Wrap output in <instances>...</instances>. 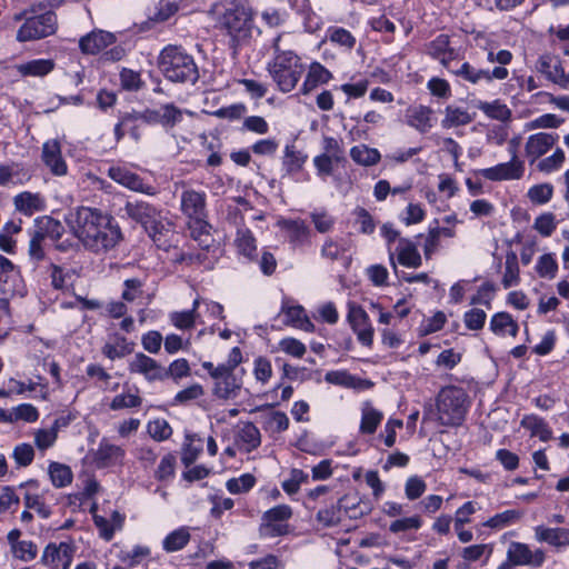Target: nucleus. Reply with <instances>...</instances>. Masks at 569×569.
I'll return each mask as SVG.
<instances>
[{
	"instance_id": "nucleus-1",
	"label": "nucleus",
	"mask_w": 569,
	"mask_h": 569,
	"mask_svg": "<svg viewBox=\"0 0 569 569\" xmlns=\"http://www.w3.org/2000/svg\"><path fill=\"white\" fill-rule=\"evenodd\" d=\"M73 236L94 252L114 248L122 238L113 217L97 208L79 207L76 212Z\"/></svg>"
},
{
	"instance_id": "nucleus-2",
	"label": "nucleus",
	"mask_w": 569,
	"mask_h": 569,
	"mask_svg": "<svg viewBox=\"0 0 569 569\" xmlns=\"http://www.w3.org/2000/svg\"><path fill=\"white\" fill-rule=\"evenodd\" d=\"M158 66L164 78L171 82L194 83L199 79L193 57L181 46L164 47L159 54Z\"/></svg>"
},
{
	"instance_id": "nucleus-3",
	"label": "nucleus",
	"mask_w": 569,
	"mask_h": 569,
	"mask_svg": "<svg viewBox=\"0 0 569 569\" xmlns=\"http://www.w3.org/2000/svg\"><path fill=\"white\" fill-rule=\"evenodd\" d=\"M124 212L134 222L141 224L153 243L164 249L169 246L167 234L169 229L162 222L161 210L143 200L127 201Z\"/></svg>"
},
{
	"instance_id": "nucleus-4",
	"label": "nucleus",
	"mask_w": 569,
	"mask_h": 569,
	"mask_svg": "<svg viewBox=\"0 0 569 569\" xmlns=\"http://www.w3.org/2000/svg\"><path fill=\"white\" fill-rule=\"evenodd\" d=\"M436 408L441 426L458 427L468 411V395L461 387H443L436 397Z\"/></svg>"
},
{
	"instance_id": "nucleus-5",
	"label": "nucleus",
	"mask_w": 569,
	"mask_h": 569,
	"mask_svg": "<svg viewBox=\"0 0 569 569\" xmlns=\"http://www.w3.org/2000/svg\"><path fill=\"white\" fill-rule=\"evenodd\" d=\"M219 24L238 46L251 38L253 11L243 3H231L219 18Z\"/></svg>"
},
{
	"instance_id": "nucleus-6",
	"label": "nucleus",
	"mask_w": 569,
	"mask_h": 569,
	"mask_svg": "<svg viewBox=\"0 0 569 569\" xmlns=\"http://www.w3.org/2000/svg\"><path fill=\"white\" fill-rule=\"evenodd\" d=\"M268 70L279 90L290 92L296 88L305 68L300 58L293 51L287 50L274 56Z\"/></svg>"
},
{
	"instance_id": "nucleus-7",
	"label": "nucleus",
	"mask_w": 569,
	"mask_h": 569,
	"mask_svg": "<svg viewBox=\"0 0 569 569\" xmlns=\"http://www.w3.org/2000/svg\"><path fill=\"white\" fill-rule=\"evenodd\" d=\"M57 17L52 11L26 18L17 32L20 42L33 41L54 33Z\"/></svg>"
},
{
	"instance_id": "nucleus-8",
	"label": "nucleus",
	"mask_w": 569,
	"mask_h": 569,
	"mask_svg": "<svg viewBox=\"0 0 569 569\" xmlns=\"http://www.w3.org/2000/svg\"><path fill=\"white\" fill-rule=\"evenodd\" d=\"M183 112L173 103L162 104L159 109H146L134 114V120L148 124H160L168 132L182 121Z\"/></svg>"
},
{
	"instance_id": "nucleus-9",
	"label": "nucleus",
	"mask_w": 569,
	"mask_h": 569,
	"mask_svg": "<svg viewBox=\"0 0 569 569\" xmlns=\"http://www.w3.org/2000/svg\"><path fill=\"white\" fill-rule=\"evenodd\" d=\"M18 270L11 260L0 254V312L9 313V300L17 292Z\"/></svg>"
},
{
	"instance_id": "nucleus-10",
	"label": "nucleus",
	"mask_w": 569,
	"mask_h": 569,
	"mask_svg": "<svg viewBox=\"0 0 569 569\" xmlns=\"http://www.w3.org/2000/svg\"><path fill=\"white\" fill-rule=\"evenodd\" d=\"M546 561V552L541 548L531 550L527 543L512 541L507 550V560L515 566L540 568Z\"/></svg>"
},
{
	"instance_id": "nucleus-11",
	"label": "nucleus",
	"mask_w": 569,
	"mask_h": 569,
	"mask_svg": "<svg viewBox=\"0 0 569 569\" xmlns=\"http://www.w3.org/2000/svg\"><path fill=\"white\" fill-rule=\"evenodd\" d=\"M108 176L117 183L124 188L140 192L148 196L157 194V188L150 183L144 182L138 173L123 167H111L108 170Z\"/></svg>"
},
{
	"instance_id": "nucleus-12",
	"label": "nucleus",
	"mask_w": 569,
	"mask_h": 569,
	"mask_svg": "<svg viewBox=\"0 0 569 569\" xmlns=\"http://www.w3.org/2000/svg\"><path fill=\"white\" fill-rule=\"evenodd\" d=\"M292 517V509L288 505H278L263 512L260 529H266L270 537H279L288 533V525L280 522L287 521Z\"/></svg>"
},
{
	"instance_id": "nucleus-13",
	"label": "nucleus",
	"mask_w": 569,
	"mask_h": 569,
	"mask_svg": "<svg viewBox=\"0 0 569 569\" xmlns=\"http://www.w3.org/2000/svg\"><path fill=\"white\" fill-rule=\"evenodd\" d=\"M243 373V369L238 373L228 371V369L224 368L223 371H221V375H219L214 380L212 389L213 395L223 400L237 398L242 387Z\"/></svg>"
},
{
	"instance_id": "nucleus-14",
	"label": "nucleus",
	"mask_w": 569,
	"mask_h": 569,
	"mask_svg": "<svg viewBox=\"0 0 569 569\" xmlns=\"http://www.w3.org/2000/svg\"><path fill=\"white\" fill-rule=\"evenodd\" d=\"M348 321L357 335L358 340L363 346L370 347L373 341V328L365 309L360 306L350 305Z\"/></svg>"
},
{
	"instance_id": "nucleus-15",
	"label": "nucleus",
	"mask_w": 569,
	"mask_h": 569,
	"mask_svg": "<svg viewBox=\"0 0 569 569\" xmlns=\"http://www.w3.org/2000/svg\"><path fill=\"white\" fill-rule=\"evenodd\" d=\"M559 136L555 132H538L528 137L525 144V154L530 164L537 162L558 141Z\"/></svg>"
},
{
	"instance_id": "nucleus-16",
	"label": "nucleus",
	"mask_w": 569,
	"mask_h": 569,
	"mask_svg": "<svg viewBox=\"0 0 569 569\" xmlns=\"http://www.w3.org/2000/svg\"><path fill=\"white\" fill-rule=\"evenodd\" d=\"M180 209L187 221L208 217L206 193L193 189L183 190L180 197Z\"/></svg>"
},
{
	"instance_id": "nucleus-17",
	"label": "nucleus",
	"mask_w": 569,
	"mask_h": 569,
	"mask_svg": "<svg viewBox=\"0 0 569 569\" xmlns=\"http://www.w3.org/2000/svg\"><path fill=\"white\" fill-rule=\"evenodd\" d=\"M478 173L490 181L518 180L523 177L525 162L522 160H510L490 168L481 169Z\"/></svg>"
},
{
	"instance_id": "nucleus-18",
	"label": "nucleus",
	"mask_w": 569,
	"mask_h": 569,
	"mask_svg": "<svg viewBox=\"0 0 569 569\" xmlns=\"http://www.w3.org/2000/svg\"><path fill=\"white\" fill-rule=\"evenodd\" d=\"M129 370L131 373L142 375L148 381L166 380L164 367L142 352L136 353L129 362Z\"/></svg>"
},
{
	"instance_id": "nucleus-19",
	"label": "nucleus",
	"mask_w": 569,
	"mask_h": 569,
	"mask_svg": "<svg viewBox=\"0 0 569 569\" xmlns=\"http://www.w3.org/2000/svg\"><path fill=\"white\" fill-rule=\"evenodd\" d=\"M278 224L292 248L302 247L309 242L311 230L303 220L283 219Z\"/></svg>"
},
{
	"instance_id": "nucleus-20",
	"label": "nucleus",
	"mask_w": 569,
	"mask_h": 569,
	"mask_svg": "<svg viewBox=\"0 0 569 569\" xmlns=\"http://www.w3.org/2000/svg\"><path fill=\"white\" fill-rule=\"evenodd\" d=\"M442 64L451 74L471 84H478L481 81H486V78H489L488 69L476 68L467 61L462 63H453L452 61H446L442 59Z\"/></svg>"
},
{
	"instance_id": "nucleus-21",
	"label": "nucleus",
	"mask_w": 569,
	"mask_h": 569,
	"mask_svg": "<svg viewBox=\"0 0 569 569\" xmlns=\"http://www.w3.org/2000/svg\"><path fill=\"white\" fill-rule=\"evenodd\" d=\"M123 458L124 450L120 446L113 445L108 439L103 438L94 453V463L98 468H109L122 465Z\"/></svg>"
},
{
	"instance_id": "nucleus-22",
	"label": "nucleus",
	"mask_w": 569,
	"mask_h": 569,
	"mask_svg": "<svg viewBox=\"0 0 569 569\" xmlns=\"http://www.w3.org/2000/svg\"><path fill=\"white\" fill-rule=\"evenodd\" d=\"M208 217H201L187 221L191 238L198 242L201 250L209 252L216 247V240L211 234V224L207 220Z\"/></svg>"
},
{
	"instance_id": "nucleus-23",
	"label": "nucleus",
	"mask_w": 569,
	"mask_h": 569,
	"mask_svg": "<svg viewBox=\"0 0 569 569\" xmlns=\"http://www.w3.org/2000/svg\"><path fill=\"white\" fill-rule=\"evenodd\" d=\"M42 160L56 176H63L68 172V166L61 156V146L58 140H49L42 147Z\"/></svg>"
},
{
	"instance_id": "nucleus-24",
	"label": "nucleus",
	"mask_w": 569,
	"mask_h": 569,
	"mask_svg": "<svg viewBox=\"0 0 569 569\" xmlns=\"http://www.w3.org/2000/svg\"><path fill=\"white\" fill-rule=\"evenodd\" d=\"M180 9V4L171 0H159L149 11L147 21L141 23L140 30L151 29L154 23H162L173 17Z\"/></svg>"
},
{
	"instance_id": "nucleus-25",
	"label": "nucleus",
	"mask_w": 569,
	"mask_h": 569,
	"mask_svg": "<svg viewBox=\"0 0 569 569\" xmlns=\"http://www.w3.org/2000/svg\"><path fill=\"white\" fill-rule=\"evenodd\" d=\"M432 114L433 111L430 107L422 104L412 107L407 110L406 123L423 134L433 127Z\"/></svg>"
},
{
	"instance_id": "nucleus-26",
	"label": "nucleus",
	"mask_w": 569,
	"mask_h": 569,
	"mask_svg": "<svg viewBox=\"0 0 569 569\" xmlns=\"http://www.w3.org/2000/svg\"><path fill=\"white\" fill-rule=\"evenodd\" d=\"M114 42L116 37L113 33L100 30L82 37L79 41V47L84 53L96 54Z\"/></svg>"
},
{
	"instance_id": "nucleus-27",
	"label": "nucleus",
	"mask_w": 569,
	"mask_h": 569,
	"mask_svg": "<svg viewBox=\"0 0 569 569\" xmlns=\"http://www.w3.org/2000/svg\"><path fill=\"white\" fill-rule=\"evenodd\" d=\"M535 538L539 542H546L556 548H563L569 546V529L537 526L535 528Z\"/></svg>"
},
{
	"instance_id": "nucleus-28",
	"label": "nucleus",
	"mask_w": 569,
	"mask_h": 569,
	"mask_svg": "<svg viewBox=\"0 0 569 569\" xmlns=\"http://www.w3.org/2000/svg\"><path fill=\"white\" fill-rule=\"evenodd\" d=\"M67 559L71 561V546L68 542H61L59 546L51 542L44 548L41 562L56 569L62 567Z\"/></svg>"
},
{
	"instance_id": "nucleus-29",
	"label": "nucleus",
	"mask_w": 569,
	"mask_h": 569,
	"mask_svg": "<svg viewBox=\"0 0 569 569\" xmlns=\"http://www.w3.org/2000/svg\"><path fill=\"white\" fill-rule=\"evenodd\" d=\"M236 440L243 451L251 452L261 445V433L254 423L243 422L239 426Z\"/></svg>"
},
{
	"instance_id": "nucleus-30",
	"label": "nucleus",
	"mask_w": 569,
	"mask_h": 569,
	"mask_svg": "<svg viewBox=\"0 0 569 569\" xmlns=\"http://www.w3.org/2000/svg\"><path fill=\"white\" fill-rule=\"evenodd\" d=\"M398 262L407 268H418L422 263L417 246L406 238H400L396 248Z\"/></svg>"
},
{
	"instance_id": "nucleus-31",
	"label": "nucleus",
	"mask_w": 569,
	"mask_h": 569,
	"mask_svg": "<svg viewBox=\"0 0 569 569\" xmlns=\"http://www.w3.org/2000/svg\"><path fill=\"white\" fill-rule=\"evenodd\" d=\"M489 328L499 337L511 336L515 338L519 331L517 321L510 313L505 311L497 312L491 317Z\"/></svg>"
},
{
	"instance_id": "nucleus-32",
	"label": "nucleus",
	"mask_w": 569,
	"mask_h": 569,
	"mask_svg": "<svg viewBox=\"0 0 569 569\" xmlns=\"http://www.w3.org/2000/svg\"><path fill=\"white\" fill-rule=\"evenodd\" d=\"M443 113L445 117L441 120V127L443 129L467 126L473 121V114L469 113L463 107L448 104Z\"/></svg>"
},
{
	"instance_id": "nucleus-33",
	"label": "nucleus",
	"mask_w": 569,
	"mask_h": 569,
	"mask_svg": "<svg viewBox=\"0 0 569 569\" xmlns=\"http://www.w3.org/2000/svg\"><path fill=\"white\" fill-rule=\"evenodd\" d=\"M331 78V72L328 69L318 62H313L310 66L307 77L302 83L301 92L303 94H308L319 84L328 83Z\"/></svg>"
},
{
	"instance_id": "nucleus-34",
	"label": "nucleus",
	"mask_w": 569,
	"mask_h": 569,
	"mask_svg": "<svg viewBox=\"0 0 569 569\" xmlns=\"http://www.w3.org/2000/svg\"><path fill=\"white\" fill-rule=\"evenodd\" d=\"M341 512L349 518L357 519L370 512L368 502L362 501L357 495H345L338 500Z\"/></svg>"
},
{
	"instance_id": "nucleus-35",
	"label": "nucleus",
	"mask_w": 569,
	"mask_h": 569,
	"mask_svg": "<svg viewBox=\"0 0 569 569\" xmlns=\"http://www.w3.org/2000/svg\"><path fill=\"white\" fill-rule=\"evenodd\" d=\"M30 173L18 163L0 164V186L22 184L29 181Z\"/></svg>"
},
{
	"instance_id": "nucleus-36",
	"label": "nucleus",
	"mask_w": 569,
	"mask_h": 569,
	"mask_svg": "<svg viewBox=\"0 0 569 569\" xmlns=\"http://www.w3.org/2000/svg\"><path fill=\"white\" fill-rule=\"evenodd\" d=\"M281 311L287 318V325H290L300 330L311 332L315 329L313 323L306 315L305 309L301 306H282Z\"/></svg>"
},
{
	"instance_id": "nucleus-37",
	"label": "nucleus",
	"mask_w": 569,
	"mask_h": 569,
	"mask_svg": "<svg viewBox=\"0 0 569 569\" xmlns=\"http://www.w3.org/2000/svg\"><path fill=\"white\" fill-rule=\"evenodd\" d=\"M14 206L18 211L30 217L44 209V201L40 194L24 191L14 197Z\"/></svg>"
},
{
	"instance_id": "nucleus-38",
	"label": "nucleus",
	"mask_w": 569,
	"mask_h": 569,
	"mask_svg": "<svg viewBox=\"0 0 569 569\" xmlns=\"http://www.w3.org/2000/svg\"><path fill=\"white\" fill-rule=\"evenodd\" d=\"M383 419V413L376 409L371 402L363 403L361 409L360 432L363 435H372Z\"/></svg>"
},
{
	"instance_id": "nucleus-39",
	"label": "nucleus",
	"mask_w": 569,
	"mask_h": 569,
	"mask_svg": "<svg viewBox=\"0 0 569 569\" xmlns=\"http://www.w3.org/2000/svg\"><path fill=\"white\" fill-rule=\"evenodd\" d=\"M16 68L23 77H43L53 70L54 62L51 59H34L19 63Z\"/></svg>"
},
{
	"instance_id": "nucleus-40",
	"label": "nucleus",
	"mask_w": 569,
	"mask_h": 569,
	"mask_svg": "<svg viewBox=\"0 0 569 569\" xmlns=\"http://www.w3.org/2000/svg\"><path fill=\"white\" fill-rule=\"evenodd\" d=\"M33 227L40 233H42V236L46 239H50L53 242L59 241V239L61 238V236L64 232V228L61 224V222L49 217V216H43V217L37 218L34 220Z\"/></svg>"
},
{
	"instance_id": "nucleus-41",
	"label": "nucleus",
	"mask_w": 569,
	"mask_h": 569,
	"mask_svg": "<svg viewBox=\"0 0 569 569\" xmlns=\"http://www.w3.org/2000/svg\"><path fill=\"white\" fill-rule=\"evenodd\" d=\"M521 426L529 430L532 437H538L541 441L546 442L552 439V430L545 419L538 416H525L521 420Z\"/></svg>"
},
{
	"instance_id": "nucleus-42",
	"label": "nucleus",
	"mask_w": 569,
	"mask_h": 569,
	"mask_svg": "<svg viewBox=\"0 0 569 569\" xmlns=\"http://www.w3.org/2000/svg\"><path fill=\"white\" fill-rule=\"evenodd\" d=\"M282 168L287 174L298 173L307 161V154L296 149L293 144L284 147Z\"/></svg>"
},
{
	"instance_id": "nucleus-43",
	"label": "nucleus",
	"mask_w": 569,
	"mask_h": 569,
	"mask_svg": "<svg viewBox=\"0 0 569 569\" xmlns=\"http://www.w3.org/2000/svg\"><path fill=\"white\" fill-rule=\"evenodd\" d=\"M28 234L30 237L28 244V257L34 266H38L46 259V238L34 227L28 230Z\"/></svg>"
},
{
	"instance_id": "nucleus-44",
	"label": "nucleus",
	"mask_w": 569,
	"mask_h": 569,
	"mask_svg": "<svg viewBox=\"0 0 569 569\" xmlns=\"http://www.w3.org/2000/svg\"><path fill=\"white\" fill-rule=\"evenodd\" d=\"M501 282L505 289L516 287L520 282V269L518 257L513 251H509L506 254L505 272Z\"/></svg>"
},
{
	"instance_id": "nucleus-45",
	"label": "nucleus",
	"mask_w": 569,
	"mask_h": 569,
	"mask_svg": "<svg viewBox=\"0 0 569 569\" xmlns=\"http://www.w3.org/2000/svg\"><path fill=\"white\" fill-rule=\"evenodd\" d=\"M351 159L363 167H370L377 164L381 154L376 148H370L366 144L355 146L350 149Z\"/></svg>"
},
{
	"instance_id": "nucleus-46",
	"label": "nucleus",
	"mask_w": 569,
	"mask_h": 569,
	"mask_svg": "<svg viewBox=\"0 0 569 569\" xmlns=\"http://www.w3.org/2000/svg\"><path fill=\"white\" fill-rule=\"evenodd\" d=\"M191 535L186 527L178 528L170 532L162 541L166 552H176L183 549L190 541Z\"/></svg>"
},
{
	"instance_id": "nucleus-47",
	"label": "nucleus",
	"mask_w": 569,
	"mask_h": 569,
	"mask_svg": "<svg viewBox=\"0 0 569 569\" xmlns=\"http://www.w3.org/2000/svg\"><path fill=\"white\" fill-rule=\"evenodd\" d=\"M200 303L201 300L196 299L192 303V309L180 312H171L169 316L171 323L180 330H188L193 328L198 316L197 309L199 308Z\"/></svg>"
},
{
	"instance_id": "nucleus-48",
	"label": "nucleus",
	"mask_w": 569,
	"mask_h": 569,
	"mask_svg": "<svg viewBox=\"0 0 569 569\" xmlns=\"http://www.w3.org/2000/svg\"><path fill=\"white\" fill-rule=\"evenodd\" d=\"M236 246L239 252L250 260L256 258V238L248 228H239L236 236Z\"/></svg>"
},
{
	"instance_id": "nucleus-49",
	"label": "nucleus",
	"mask_w": 569,
	"mask_h": 569,
	"mask_svg": "<svg viewBox=\"0 0 569 569\" xmlns=\"http://www.w3.org/2000/svg\"><path fill=\"white\" fill-rule=\"evenodd\" d=\"M48 472L56 488H64L71 483V468L67 465L52 461Z\"/></svg>"
},
{
	"instance_id": "nucleus-50",
	"label": "nucleus",
	"mask_w": 569,
	"mask_h": 569,
	"mask_svg": "<svg viewBox=\"0 0 569 569\" xmlns=\"http://www.w3.org/2000/svg\"><path fill=\"white\" fill-rule=\"evenodd\" d=\"M133 350V343L129 342L124 337H117L114 343H106L102 348V353L114 360L130 355Z\"/></svg>"
},
{
	"instance_id": "nucleus-51",
	"label": "nucleus",
	"mask_w": 569,
	"mask_h": 569,
	"mask_svg": "<svg viewBox=\"0 0 569 569\" xmlns=\"http://www.w3.org/2000/svg\"><path fill=\"white\" fill-rule=\"evenodd\" d=\"M522 517V512L515 509L505 510L500 513L495 515L493 517L489 518L485 526L493 529H502L507 526H510L512 523H516L519 521Z\"/></svg>"
},
{
	"instance_id": "nucleus-52",
	"label": "nucleus",
	"mask_w": 569,
	"mask_h": 569,
	"mask_svg": "<svg viewBox=\"0 0 569 569\" xmlns=\"http://www.w3.org/2000/svg\"><path fill=\"white\" fill-rule=\"evenodd\" d=\"M289 418L283 411H272L263 419V429L272 433H281L289 428Z\"/></svg>"
},
{
	"instance_id": "nucleus-53",
	"label": "nucleus",
	"mask_w": 569,
	"mask_h": 569,
	"mask_svg": "<svg viewBox=\"0 0 569 569\" xmlns=\"http://www.w3.org/2000/svg\"><path fill=\"white\" fill-rule=\"evenodd\" d=\"M478 108L489 118L496 119L499 121L509 120L511 117L510 109L501 103L499 100H495L492 102H480Z\"/></svg>"
},
{
	"instance_id": "nucleus-54",
	"label": "nucleus",
	"mask_w": 569,
	"mask_h": 569,
	"mask_svg": "<svg viewBox=\"0 0 569 569\" xmlns=\"http://www.w3.org/2000/svg\"><path fill=\"white\" fill-rule=\"evenodd\" d=\"M553 196V186L551 183L545 182L539 184H533L529 188L527 192V197L533 204H546L551 200Z\"/></svg>"
},
{
	"instance_id": "nucleus-55",
	"label": "nucleus",
	"mask_w": 569,
	"mask_h": 569,
	"mask_svg": "<svg viewBox=\"0 0 569 569\" xmlns=\"http://www.w3.org/2000/svg\"><path fill=\"white\" fill-rule=\"evenodd\" d=\"M256 477L251 473H243L238 478H231L226 482L227 490L232 495L248 492L256 485Z\"/></svg>"
},
{
	"instance_id": "nucleus-56",
	"label": "nucleus",
	"mask_w": 569,
	"mask_h": 569,
	"mask_svg": "<svg viewBox=\"0 0 569 569\" xmlns=\"http://www.w3.org/2000/svg\"><path fill=\"white\" fill-rule=\"evenodd\" d=\"M566 160L565 151L557 148L555 152L537 162V169L543 173H551L559 170Z\"/></svg>"
},
{
	"instance_id": "nucleus-57",
	"label": "nucleus",
	"mask_w": 569,
	"mask_h": 569,
	"mask_svg": "<svg viewBox=\"0 0 569 569\" xmlns=\"http://www.w3.org/2000/svg\"><path fill=\"white\" fill-rule=\"evenodd\" d=\"M328 38L332 43L351 50L356 46V38L345 28L330 27L328 29Z\"/></svg>"
},
{
	"instance_id": "nucleus-58",
	"label": "nucleus",
	"mask_w": 569,
	"mask_h": 569,
	"mask_svg": "<svg viewBox=\"0 0 569 569\" xmlns=\"http://www.w3.org/2000/svg\"><path fill=\"white\" fill-rule=\"evenodd\" d=\"M536 271L541 278L553 279L558 271V263L552 253H545L539 257Z\"/></svg>"
},
{
	"instance_id": "nucleus-59",
	"label": "nucleus",
	"mask_w": 569,
	"mask_h": 569,
	"mask_svg": "<svg viewBox=\"0 0 569 569\" xmlns=\"http://www.w3.org/2000/svg\"><path fill=\"white\" fill-rule=\"evenodd\" d=\"M447 321V317L442 311H437L432 317L426 318L420 323L419 336H428L441 330Z\"/></svg>"
},
{
	"instance_id": "nucleus-60",
	"label": "nucleus",
	"mask_w": 569,
	"mask_h": 569,
	"mask_svg": "<svg viewBox=\"0 0 569 569\" xmlns=\"http://www.w3.org/2000/svg\"><path fill=\"white\" fill-rule=\"evenodd\" d=\"M556 228V216L552 212H545L535 219L533 229L542 237H550Z\"/></svg>"
},
{
	"instance_id": "nucleus-61",
	"label": "nucleus",
	"mask_w": 569,
	"mask_h": 569,
	"mask_svg": "<svg viewBox=\"0 0 569 569\" xmlns=\"http://www.w3.org/2000/svg\"><path fill=\"white\" fill-rule=\"evenodd\" d=\"M426 490L427 483L419 476L409 477L405 483V495L411 501L419 499Z\"/></svg>"
},
{
	"instance_id": "nucleus-62",
	"label": "nucleus",
	"mask_w": 569,
	"mask_h": 569,
	"mask_svg": "<svg viewBox=\"0 0 569 569\" xmlns=\"http://www.w3.org/2000/svg\"><path fill=\"white\" fill-rule=\"evenodd\" d=\"M308 481V475L301 469H291L290 476L282 482V489L288 495H295L299 491L301 483Z\"/></svg>"
},
{
	"instance_id": "nucleus-63",
	"label": "nucleus",
	"mask_w": 569,
	"mask_h": 569,
	"mask_svg": "<svg viewBox=\"0 0 569 569\" xmlns=\"http://www.w3.org/2000/svg\"><path fill=\"white\" fill-rule=\"evenodd\" d=\"M149 435L157 441H163L171 437L172 428L166 419H156L148 423Z\"/></svg>"
},
{
	"instance_id": "nucleus-64",
	"label": "nucleus",
	"mask_w": 569,
	"mask_h": 569,
	"mask_svg": "<svg viewBox=\"0 0 569 569\" xmlns=\"http://www.w3.org/2000/svg\"><path fill=\"white\" fill-rule=\"evenodd\" d=\"M284 563L276 555L269 553L248 563V569H283Z\"/></svg>"
}]
</instances>
